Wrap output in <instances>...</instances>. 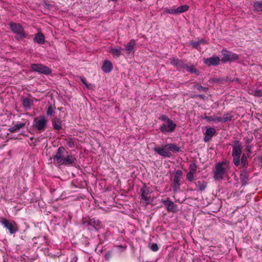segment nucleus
<instances>
[{"instance_id":"obj_32","label":"nucleus","mask_w":262,"mask_h":262,"mask_svg":"<svg viewBox=\"0 0 262 262\" xmlns=\"http://www.w3.org/2000/svg\"><path fill=\"white\" fill-rule=\"evenodd\" d=\"M241 163L243 167H245L247 165V158L245 154L242 156Z\"/></svg>"},{"instance_id":"obj_50","label":"nucleus","mask_w":262,"mask_h":262,"mask_svg":"<svg viewBox=\"0 0 262 262\" xmlns=\"http://www.w3.org/2000/svg\"><path fill=\"white\" fill-rule=\"evenodd\" d=\"M197 96L200 97V98H204V96L203 95H199Z\"/></svg>"},{"instance_id":"obj_45","label":"nucleus","mask_w":262,"mask_h":262,"mask_svg":"<svg viewBox=\"0 0 262 262\" xmlns=\"http://www.w3.org/2000/svg\"><path fill=\"white\" fill-rule=\"evenodd\" d=\"M252 146L250 145H246V150L247 152L250 153L251 152Z\"/></svg>"},{"instance_id":"obj_23","label":"nucleus","mask_w":262,"mask_h":262,"mask_svg":"<svg viewBox=\"0 0 262 262\" xmlns=\"http://www.w3.org/2000/svg\"><path fill=\"white\" fill-rule=\"evenodd\" d=\"M240 179L243 185L246 184L249 180L248 173L246 171H243L240 175Z\"/></svg>"},{"instance_id":"obj_5","label":"nucleus","mask_w":262,"mask_h":262,"mask_svg":"<svg viewBox=\"0 0 262 262\" xmlns=\"http://www.w3.org/2000/svg\"><path fill=\"white\" fill-rule=\"evenodd\" d=\"M11 31L17 34L20 38H24L26 37V34L23 27L19 24L10 23L9 24Z\"/></svg>"},{"instance_id":"obj_47","label":"nucleus","mask_w":262,"mask_h":262,"mask_svg":"<svg viewBox=\"0 0 262 262\" xmlns=\"http://www.w3.org/2000/svg\"><path fill=\"white\" fill-rule=\"evenodd\" d=\"M199 42H200V44H205V43H207V41L203 39L199 40Z\"/></svg>"},{"instance_id":"obj_38","label":"nucleus","mask_w":262,"mask_h":262,"mask_svg":"<svg viewBox=\"0 0 262 262\" xmlns=\"http://www.w3.org/2000/svg\"><path fill=\"white\" fill-rule=\"evenodd\" d=\"M150 249L154 252H156L159 250L158 246L157 244L154 243L151 245Z\"/></svg>"},{"instance_id":"obj_4","label":"nucleus","mask_w":262,"mask_h":262,"mask_svg":"<svg viewBox=\"0 0 262 262\" xmlns=\"http://www.w3.org/2000/svg\"><path fill=\"white\" fill-rule=\"evenodd\" d=\"M34 127L40 132L44 130L46 128L47 120L44 116H40L34 120Z\"/></svg>"},{"instance_id":"obj_31","label":"nucleus","mask_w":262,"mask_h":262,"mask_svg":"<svg viewBox=\"0 0 262 262\" xmlns=\"http://www.w3.org/2000/svg\"><path fill=\"white\" fill-rule=\"evenodd\" d=\"M220 120H221V122H226L230 121L231 120V117L229 115L226 114V115H224L223 117H220Z\"/></svg>"},{"instance_id":"obj_30","label":"nucleus","mask_w":262,"mask_h":262,"mask_svg":"<svg viewBox=\"0 0 262 262\" xmlns=\"http://www.w3.org/2000/svg\"><path fill=\"white\" fill-rule=\"evenodd\" d=\"M53 124L54 128L57 130H59L61 128V122L58 120H55Z\"/></svg>"},{"instance_id":"obj_26","label":"nucleus","mask_w":262,"mask_h":262,"mask_svg":"<svg viewBox=\"0 0 262 262\" xmlns=\"http://www.w3.org/2000/svg\"><path fill=\"white\" fill-rule=\"evenodd\" d=\"M189 7L188 5H184L181 6L177 8V13H181L184 12L188 10Z\"/></svg>"},{"instance_id":"obj_33","label":"nucleus","mask_w":262,"mask_h":262,"mask_svg":"<svg viewBox=\"0 0 262 262\" xmlns=\"http://www.w3.org/2000/svg\"><path fill=\"white\" fill-rule=\"evenodd\" d=\"M184 69H186L187 71L191 73H195L197 72L196 69H195L193 66L189 67L187 65H185V68Z\"/></svg>"},{"instance_id":"obj_22","label":"nucleus","mask_w":262,"mask_h":262,"mask_svg":"<svg viewBox=\"0 0 262 262\" xmlns=\"http://www.w3.org/2000/svg\"><path fill=\"white\" fill-rule=\"evenodd\" d=\"M168 149L174 151V152H179L180 151V148L173 144H168L165 146Z\"/></svg>"},{"instance_id":"obj_3","label":"nucleus","mask_w":262,"mask_h":262,"mask_svg":"<svg viewBox=\"0 0 262 262\" xmlns=\"http://www.w3.org/2000/svg\"><path fill=\"white\" fill-rule=\"evenodd\" d=\"M2 224L9 230L11 234H14L18 231L17 224L13 221H10L5 218H1Z\"/></svg>"},{"instance_id":"obj_15","label":"nucleus","mask_w":262,"mask_h":262,"mask_svg":"<svg viewBox=\"0 0 262 262\" xmlns=\"http://www.w3.org/2000/svg\"><path fill=\"white\" fill-rule=\"evenodd\" d=\"M216 133L215 129L213 128L210 127L207 129L205 132V137L204 138V141L205 142H208L211 138L215 135Z\"/></svg>"},{"instance_id":"obj_19","label":"nucleus","mask_w":262,"mask_h":262,"mask_svg":"<svg viewBox=\"0 0 262 262\" xmlns=\"http://www.w3.org/2000/svg\"><path fill=\"white\" fill-rule=\"evenodd\" d=\"M34 40L35 41L40 44H42L45 41V36L41 33L36 34Z\"/></svg>"},{"instance_id":"obj_17","label":"nucleus","mask_w":262,"mask_h":262,"mask_svg":"<svg viewBox=\"0 0 262 262\" xmlns=\"http://www.w3.org/2000/svg\"><path fill=\"white\" fill-rule=\"evenodd\" d=\"M102 70L105 73L110 72L113 69V65L112 62L109 60H105L102 66Z\"/></svg>"},{"instance_id":"obj_8","label":"nucleus","mask_w":262,"mask_h":262,"mask_svg":"<svg viewBox=\"0 0 262 262\" xmlns=\"http://www.w3.org/2000/svg\"><path fill=\"white\" fill-rule=\"evenodd\" d=\"M176 127V124L171 120L165 122L160 127V129L163 133L173 132Z\"/></svg>"},{"instance_id":"obj_16","label":"nucleus","mask_w":262,"mask_h":262,"mask_svg":"<svg viewBox=\"0 0 262 262\" xmlns=\"http://www.w3.org/2000/svg\"><path fill=\"white\" fill-rule=\"evenodd\" d=\"M154 150L158 152L160 156L167 157H169L170 156V152L166 150L164 148L155 147L154 148Z\"/></svg>"},{"instance_id":"obj_20","label":"nucleus","mask_w":262,"mask_h":262,"mask_svg":"<svg viewBox=\"0 0 262 262\" xmlns=\"http://www.w3.org/2000/svg\"><path fill=\"white\" fill-rule=\"evenodd\" d=\"M136 45L135 41L131 39L128 43L125 45V50L128 54H129Z\"/></svg>"},{"instance_id":"obj_40","label":"nucleus","mask_w":262,"mask_h":262,"mask_svg":"<svg viewBox=\"0 0 262 262\" xmlns=\"http://www.w3.org/2000/svg\"><path fill=\"white\" fill-rule=\"evenodd\" d=\"M190 45L194 48L198 49L199 46L200 45L199 40L198 41H193L190 43Z\"/></svg>"},{"instance_id":"obj_10","label":"nucleus","mask_w":262,"mask_h":262,"mask_svg":"<svg viewBox=\"0 0 262 262\" xmlns=\"http://www.w3.org/2000/svg\"><path fill=\"white\" fill-rule=\"evenodd\" d=\"M64 151V148L63 147H59L56 152V154L53 157V160L55 163L60 165L62 159L64 157L63 156V153Z\"/></svg>"},{"instance_id":"obj_6","label":"nucleus","mask_w":262,"mask_h":262,"mask_svg":"<svg viewBox=\"0 0 262 262\" xmlns=\"http://www.w3.org/2000/svg\"><path fill=\"white\" fill-rule=\"evenodd\" d=\"M222 52L223 57L222 58L221 60L224 62L233 61L238 59V55L235 53H232L231 52L224 49L222 50Z\"/></svg>"},{"instance_id":"obj_12","label":"nucleus","mask_w":262,"mask_h":262,"mask_svg":"<svg viewBox=\"0 0 262 262\" xmlns=\"http://www.w3.org/2000/svg\"><path fill=\"white\" fill-rule=\"evenodd\" d=\"M220 59L218 56H213L212 57L205 59V63L208 66H216L220 63Z\"/></svg>"},{"instance_id":"obj_37","label":"nucleus","mask_w":262,"mask_h":262,"mask_svg":"<svg viewBox=\"0 0 262 262\" xmlns=\"http://www.w3.org/2000/svg\"><path fill=\"white\" fill-rule=\"evenodd\" d=\"M198 187L201 190H203L205 189L207 186V184L206 182H203L201 183L200 182H199Z\"/></svg>"},{"instance_id":"obj_14","label":"nucleus","mask_w":262,"mask_h":262,"mask_svg":"<svg viewBox=\"0 0 262 262\" xmlns=\"http://www.w3.org/2000/svg\"><path fill=\"white\" fill-rule=\"evenodd\" d=\"M140 192L141 193V198L144 201L146 204H148L150 200V196L148 195L149 190L145 186L141 188Z\"/></svg>"},{"instance_id":"obj_21","label":"nucleus","mask_w":262,"mask_h":262,"mask_svg":"<svg viewBox=\"0 0 262 262\" xmlns=\"http://www.w3.org/2000/svg\"><path fill=\"white\" fill-rule=\"evenodd\" d=\"M25 126V123H21L19 124H16L13 126L10 127L9 130L11 133H14L18 131L20 128H23Z\"/></svg>"},{"instance_id":"obj_44","label":"nucleus","mask_w":262,"mask_h":262,"mask_svg":"<svg viewBox=\"0 0 262 262\" xmlns=\"http://www.w3.org/2000/svg\"><path fill=\"white\" fill-rule=\"evenodd\" d=\"M166 13L170 14H178L177 12V9H168L166 11Z\"/></svg>"},{"instance_id":"obj_24","label":"nucleus","mask_w":262,"mask_h":262,"mask_svg":"<svg viewBox=\"0 0 262 262\" xmlns=\"http://www.w3.org/2000/svg\"><path fill=\"white\" fill-rule=\"evenodd\" d=\"M122 49L120 48H111L110 49L109 52L113 55L119 57L121 54V51Z\"/></svg>"},{"instance_id":"obj_49","label":"nucleus","mask_w":262,"mask_h":262,"mask_svg":"<svg viewBox=\"0 0 262 262\" xmlns=\"http://www.w3.org/2000/svg\"><path fill=\"white\" fill-rule=\"evenodd\" d=\"M211 80L214 82H219L220 81V80L219 79H212Z\"/></svg>"},{"instance_id":"obj_35","label":"nucleus","mask_w":262,"mask_h":262,"mask_svg":"<svg viewBox=\"0 0 262 262\" xmlns=\"http://www.w3.org/2000/svg\"><path fill=\"white\" fill-rule=\"evenodd\" d=\"M194 87L196 88L199 91H208V89L206 87L202 86V85L196 84L194 85Z\"/></svg>"},{"instance_id":"obj_1","label":"nucleus","mask_w":262,"mask_h":262,"mask_svg":"<svg viewBox=\"0 0 262 262\" xmlns=\"http://www.w3.org/2000/svg\"><path fill=\"white\" fill-rule=\"evenodd\" d=\"M229 169V164L225 162L216 163L213 170V178L216 181H222L227 175Z\"/></svg>"},{"instance_id":"obj_34","label":"nucleus","mask_w":262,"mask_h":262,"mask_svg":"<svg viewBox=\"0 0 262 262\" xmlns=\"http://www.w3.org/2000/svg\"><path fill=\"white\" fill-rule=\"evenodd\" d=\"M196 165L194 163H192L189 165V171L193 173H195L196 170Z\"/></svg>"},{"instance_id":"obj_43","label":"nucleus","mask_w":262,"mask_h":262,"mask_svg":"<svg viewBox=\"0 0 262 262\" xmlns=\"http://www.w3.org/2000/svg\"><path fill=\"white\" fill-rule=\"evenodd\" d=\"M160 119H161V120H162L163 121H164L165 122H167L168 121L171 120V119H170L169 118H168L167 116H166L165 115H162V116L160 117Z\"/></svg>"},{"instance_id":"obj_13","label":"nucleus","mask_w":262,"mask_h":262,"mask_svg":"<svg viewBox=\"0 0 262 262\" xmlns=\"http://www.w3.org/2000/svg\"><path fill=\"white\" fill-rule=\"evenodd\" d=\"M75 161H76V158L73 155H68L63 158V159H62V160L59 165H72L75 163Z\"/></svg>"},{"instance_id":"obj_2","label":"nucleus","mask_w":262,"mask_h":262,"mask_svg":"<svg viewBox=\"0 0 262 262\" xmlns=\"http://www.w3.org/2000/svg\"><path fill=\"white\" fill-rule=\"evenodd\" d=\"M242 145L239 141H234L232 145V156L233 162L235 166L240 164V156L242 152Z\"/></svg>"},{"instance_id":"obj_11","label":"nucleus","mask_w":262,"mask_h":262,"mask_svg":"<svg viewBox=\"0 0 262 262\" xmlns=\"http://www.w3.org/2000/svg\"><path fill=\"white\" fill-rule=\"evenodd\" d=\"M162 203L165 206L167 210L169 212H174L177 211V206L175 205L169 199L166 200H162Z\"/></svg>"},{"instance_id":"obj_36","label":"nucleus","mask_w":262,"mask_h":262,"mask_svg":"<svg viewBox=\"0 0 262 262\" xmlns=\"http://www.w3.org/2000/svg\"><path fill=\"white\" fill-rule=\"evenodd\" d=\"M67 143L70 148L73 147L75 146L74 140L72 139H68Z\"/></svg>"},{"instance_id":"obj_27","label":"nucleus","mask_w":262,"mask_h":262,"mask_svg":"<svg viewBox=\"0 0 262 262\" xmlns=\"http://www.w3.org/2000/svg\"><path fill=\"white\" fill-rule=\"evenodd\" d=\"M22 103L24 107L27 108H30L31 106V102L29 98H23Z\"/></svg>"},{"instance_id":"obj_46","label":"nucleus","mask_w":262,"mask_h":262,"mask_svg":"<svg viewBox=\"0 0 262 262\" xmlns=\"http://www.w3.org/2000/svg\"><path fill=\"white\" fill-rule=\"evenodd\" d=\"M245 140H246L245 142L247 145H249V144L251 142V141H252V139H249L248 138H247L246 139H245Z\"/></svg>"},{"instance_id":"obj_9","label":"nucleus","mask_w":262,"mask_h":262,"mask_svg":"<svg viewBox=\"0 0 262 262\" xmlns=\"http://www.w3.org/2000/svg\"><path fill=\"white\" fill-rule=\"evenodd\" d=\"M182 175V171L181 170L176 171L173 180V188L174 192H177L180 186V180Z\"/></svg>"},{"instance_id":"obj_39","label":"nucleus","mask_w":262,"mask_h":262,"mask_svg":"<svg viewBox=\"0 0 262 262\" xmlns=\"http://www.w3.org/2000/svg\"><path fill=\"white\" fill-rule=\"evenodd\" d=\"M194 173L192 172H189L187 174V179L190 182L193 180V174Z\"/></svg>"},{"instance_id":"obj_42","label":"nucleus","mask_w":262,"mask_h":262,"mask_svg":"<svg viewBox=\"0 0 262 262\" xmlns=\"http://www.w3.org/2000/svg\"><path fill=\"white\" fill-rule=\"evenodd\" d=\"M253 95L255 96L261 97L262 96V92L260 90H255L254 91Z\"/></svg>"},{"instance_id":"obj_51","label":"nucleus","mask_w":262,"mask_h":262,"mask_svg":"<svg viewBox=\"0 0 262 262\" xmlns=\"http://www.w3.org/2000/svg\"><path fill=\"white\" fill-rule=\"evenodd\" d=\"M112 1H116L117 0H112Z\"/></svg>"},{"instance_id":"obj_18","label":"nucleus","mask_w":262,"mask_h":262,"mask_svg":"<svg viewBox=\"0 0 262 262\" xmlns=\"http://www.w3.org/2000/svg\"><path fill=\"white\" fill-rule=\"evenodd\" d=\"M171 64L177 67L178 68H185V64L182 60H179L178 59L173 58L171 61Z\"/></svg>"},{"instance_id":"obj_41","label":"nucleus","mask_w":262,"mask_h":262,"mask_svg":"<svg viewBox=\"0 0 262 262\" xmlns=\"http://www.w3.org/2000/svg\"><path fill=\"white\" fill-rule=\"evenodd\" d=\"M53 113V109L52 106H51V105L49 106L47 112V115L51 116L52 115Z\"/></svg>"},{"instance_id":"obj_7","label":"nucleus","mask_w":262,"mask_h":262,"mask_svg":"<svg viewBox=\"0 0 262 262\" xmlns=\"http://www.w3.org/2000/svg\"><path fill=\"white\" fill-rule=\"evenodd\" d=\"M31 68L35 72L46 75H49L52 72L50 69L42 64H32L31 65Z\"/></svg>"},{"instance_id":"obj_29","label":"nucleus","mask_w":262,"mask_h":262,"mask_svg":"<svg viewBox=\"0 0 262 262\" xmlns=\"http://www.w3.org/2000/svg\"><path fill=\"white\" fill-rule=\"evenodd\" d=\"M79 78L81 82L86 86L88 89H91L93 88V85L91 84H88L86 82V79L83 77L80 76Z\"/></svg>"},{"instance_id":"obj_48","label":"nucleus","mask_w":262,"mask_h":262,"mask_svg":"<svg viewBox=\"0 0 262 262\" xmlns=\"http://www.w3.org/2000/svg\"><path fill=\"white\" fill-rule=\"evenodd\" d=\"M202 118H203V119L207 120V121H208V122H209V116H204V117H202Z\"/></svg>"},{"instance_id":"obj_25","label":"nucleus","mask_w":262,"mask_h":262,"mask_svg":"<svg viewBox=\"0 0 262 262\" xmlns=\"http://www.w3.org/2000/svg\"><path fill=\"white\" fill-rule=\"evenodd\" d=\"M254 10L257 12H262V2H256L253 5Z\"/></svg>"},{"instance_id":"obj_28","label":"nucleus","mask_w":262,"mask_h":262,"mask_svg":"<svg viewBox=\"0 0 262 262\" xmlns=\"http://www.w3.org/2000/svg\"><path fill=\"white\" fill-rule=\"evenodd\" d=\"M209 122H221L220 117H217L216 115L209 116Z\"/></svg>"}]
</instances>
